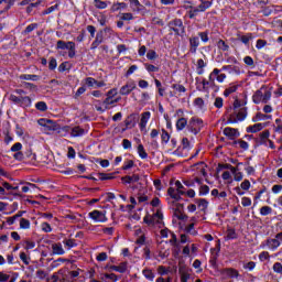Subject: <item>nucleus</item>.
I'll use <instances>...</instances> for the list:
<instances>
[{
    "mask_svg": "<svg viewBox=\"0 0 282 282\" xmlns=\"http://www.w3.org/2000/svg\"><path fill=\"white\" fill-rule=\"evenodd\" d=\"M272 98V87L262 85L252 96L254 105H268Z\"/></svg>",
    "mask_w": 282,
    "mask_h": 282,
    "instance_id": "obj_1",
    "label": "nucleus"
},
{
    "mask_svg": "<svg viewBox=\"0 0 282 282\" xmlns=\"http://www.w3.org/2000/svg\"><path fill=\"white\" fill-rule=\"evenodd\" d=\"M143 221L144 224H148V226L164 228V214H162L161 209H158L153 215L145 216Z\"/></svg>",
    "mask_w": 282,
    "mask_h": 282,
    "instance_id": "obj_2",
    "label": "nucleus"
},
{
    "mask_svg": "<svg viewBox=\"0 0 282 282\" xmlns=\"http://www.w3.org/2000/svg\"><path fill=\"white\" fill-rule=\"evenodd\" d=\"M248 117V109L246 108H237L235 105V109L232 113L229 115L227 122L229 124H237V122H243Z\"/></svg>",
    "mask_w": 282,
    "mask_h": 282,
    "instance_id": "obj_3",
    "label": "nucleus"
},
{
    "mask_svg": "<svg viewBox=\"0 0 282 282\" xmlns=\"http://www.w3.org/2000/svg\"><path fill=\"white\" fill-rule=\"evenodd\" d=\"M282 243V231L276 234L274 238H268L267 240L262 241L260 248L271 250L274 252L276 249L281 248Z\"/></svg>",
    "mask_w": 282,
    "mask_h": 282,
    "instance_id": "obj_4",
    "label": "nucleus"
},
{
    "mask_svg": "<svg viewBox=\"0 0 282 282\" xmlns=\"http://www.w3.org/2000/svg\"><path fill=\"white\" fill-rule=\"evenodd\" d=\"M187 129L191 131V133L197 135V133L204 129V120L198 117H192L188 121Z\"/></svg>",
    "mask_w": 282,
    "mask_h": 282,
    "instance_id": "obj_5",
    "label": "nucleus"
},
{
    "mask_svg": "<svg viewBox=\"0 0 282 282\" xmlns=\"http://www.w3.org/2000/svg\"><path fill=\"white\" fill-rule=\"evenodd\" d=\"M57 50H68V57L74 58L76 56V43L74 42H65L63 40L57 41L56 43Z\"/></svg>",
    "mask_w": 282,
    "mask_h": 282,
    "instance_id": "obj_6",
    "label": "nucleus"
},
{
    "mask_svg": "<svg viewBox=\"0 0 282 282\" xmlns=\"http://www.w3.org/2000/svg\"><path fill=\"white\" fill-rule=\"evenodd\" d=\"M167 25L176 36L184 34V22H182V19H174L170 21Z\"/></svg>",
    "mask_w": 282,
    "mask_h": 282,
    "instance_id": "obj_7",
    "label": "nucleus"
},
{
    "mask_svg": "<svg viewBox=\"0 0 282 282\" xmlns=\"http://www.w3.org/2000/svg\"><path fill=\"white\" fill-rule=\"evenodd\" d=\"M89 219H93L95 224H105L107 221V213L95 209L88 213Z\"/></svg>",
    "mask_w": 282,
    "mask_h": 282,
    "instance_id": "obj_8",
    "label": "nucleus"
},
{
    "mask_svg": "<svg viewBox=\"0 0 282 282\" xmlns=\"http://www.w3.org/2000/svg\"><path fill=\"white\" fill-rule=\"evenodd\" d=\"M37 124H40V127H43L44 131H58V124L50 119H39Z\"/></svg>",
    "mask_w": 282,
    "mask_h": 282,
    "instance_id": "obj_9",
    "label": "nucleus"
},
{
    "mask_svg": "<svg viewBox=\"0 0 282 282\" xmlns=\"http://www.w3.org/2000/svg\"><path fill=\"white\" fill-rule=\"evenodd\" d=\"M226 78V74L221 73V69L219 68H214L213 72L209 74V79L212 84H215V80H217V83H224Z\"/></svg>",
    "mask_w": 282,
    "mask_h": 282,
    "instance_id": "obj_10",
    "label": "nucleus"
},
{
    "mask_svg": "<svg viewBox=\"0 0 282 282\" xmlns=\"http://www.w3.org/2000/svg\"><path fill=\"white\" fill-rule=\"evenodd\" d=\"M9 191H12V185L0 178V199H8Z\"/></svg>",
    "mask_w": 282,
    "mask_h": 282,
    "instance_id": "obj_11",
    "label": "nucleus"
},
{
    "mask_svg": "<svg viewBox=\"0 0 282 282\" xmlns=\"http://www.w3.org/2000/svg\"><path fill=\"white\" fill-rule=\"evenodd\" d=\"M224 279H239V271L232 268H226L220 271Z\"/></svg>",
    "mask_w": 282,
    "mask_h": 282,
    "instance_id": "obj_12",
    "label": "nucleus"
},
{
    "mask_svg": "<svg viewBox=\"0 0 282 282\" xmlns=\"http://www.w3.org/2000/svg\"><path fill=\"white\" fill-rule=\"evenodd\" d=\"M135 87H137L135 82L130 80L120 88L119 94L121 96H129V94H131V91H133V89H135Z\"/></svg>",
    "mask_w": 282,
    "mask_h": 282,
    "instance_id": "obj_13",
    "label": "nucleus"
},
{
    "mask_svg": "<svg viewBox=\"0 0 282 282\" xmlns=\"http://www.w3.org/2000/svg\"><path fill=\"white\" fill-rule=\"evenodd\" d=\"M149 120H151V112L150 111H145L143 113H141V119L139 122V127L141 131H145L147 130V124H149Z\"/></svg>",
    "mask_w": 282,
    "mask_h": 282,
    "instance_id": "obj_14",
    "label": "nucleus"
},
{
    "mask_svg": "<svg viewBox=\"0 0 282 282\" xmlns=\"http://www.w3.org/2000/svg\"><path fill=\"white\" fill-rule=\"evenodd\" d=\"M225 169L231 171L235 182H241V180H243V173L239 172V167L227 164L225 165Z\"/></svg>",
    "mask_w": 282,
    "mask_h": 282,
    "instance_id": "obj_15",
    "label": "nucleus"
},
{
    "mask_svg": "<svg viewBox=\"0 0 282 282\" xmlns=\"http://www.w3.org/2000/svg\"><path fill=\"white\" fill-rule=\"evenodd\" d=\"M224 135L226 138H229V140H235V138H239V130L236 128L227 127L223 130Z\"/></svg>",
    "mask_w": 282,
    "mask_h": 282,
    "instance_id": "obj_16",
    "label": "nucleus"
},
{
    "mask_svg": "<svg viewBox=\"0 0 282 282\" xmlns=\"http://www.w3.org/2000/svg\"><path fill=\"white\" fill-rule=\"evenodd\" d=\"M85 83H86L87 87H95V88L105 87L107 85L105 82L96 80V78H94V77H87L85 79Z\"/></svg>",
    "mask_w": 282,
    "mask_h": 282,
    "instance_id": "obj_17",
    "label": "nucleus"
},
{
    "mask_svg": "<svg viewBox=\"0 0 282 282\" xmlns=\"http://www.w3.org/2000/svg\"><path fill=\"white\" fill-rule=\"evenodd\" d=\"M191 272H192L191 269L185 268V267H181L178 269V273H180V276H181V282H188L189 279H191Z\"/></svg>",
    "mask_w": 282,
    "mask_h": 282,
    "instance_id": "obj_18",
    "label": "nucleus"
},
{
    "mask_svg": "<svg viewBox=\"0 0 282 282\" xmlns=\"http://www.w3.org/2000/svg\"><path fill=\"white\" fill-rule=\"evenodd\" d=\"M197 47H199V37L191 36L189 37V53L197 54Z\"/></svg>",
    "mask_w": 282,
    "mask_h": 282,
    "instance_id": "obj_19",
    "label": "nucleus"
},
{
    "mask_svg": "<svg viewBox=\"0 0 282 282\" xmlns=\"http://www.w3.org/2000/svg\"><path fill=\"white\" fill-rule=\"evenodd\" d=\"M265 129V123H256L246 128L247 133H259Z\"/></svg>",
    "mask_w": 282,
    "mask_h": 282,
    "instance_id": "obj_20",
    "label": "nucleus"
},
{
    "mask_svg": "<svg viewBox=\"0 0 282 282\" xmlns=\"http://www.w3.org/2000/svg\"><path fill=\"white\" fill-rule=\"evenodd\" d=\"M167 195L172 198L175 199V202H180L182 199V193H180L176 188L174 187H169L167 189Z\"/></svg>",
    "mask_w": 282,
    "mask_h": 282,
    "instance_id": "obj_21",
    "label": "nucleus"
},
{
    "mask_svg": "<svg viewBox=\"0 0 282 282\" xmlns=\"http://www.w3.org/2000/svg\"><path fill=\"white\" fill-rule=\"evenodd\" d=\"M105 41L102 32L96 34L95 41L90 45V50H96Z\"/></svg>",
    "mask_w": 282,
    "mask_h": 282,
    "instance_id": "obj_22",
    "label": "nucleus"
},
{
    "mask_svg": "<svg viewBox=\"0 0 282 282\" xmlns=\"http://www.w3.org/2000/svg\"><path fill=\"white\" fill-rule=\"evenodd\" d=\"M70 138H80V135H85V129L76 126L70 128Z\"/></svg>",
    "mask_w": 282,
    "mask_h": 282,
    "instance_id": "obj_23",
    "label": "nucleus"
},
{
    "mask_svg": "<svg viewBox=\"0 0 282 282\" xmlns=\"http://www.w3.org/2000/svg\"><path fill=\"white\" fill-rule=\"evenodd\" d=\"M12 8V0H0V14L8 12Z\"/></svg>",
    "mask_w": 282,
    "mask_h": 282,
    "instance_id": "obj_24",
    "label": "nucleus"
},
{
    "mask_svg": "<svg viewBox=\"0 0 282 282\" xmlns=\"http://www.w3.org/2000/svg\"><path fill=\"white\" fill-rule=\"evenodd\" d=\"M123 184H135V182H140V175L133 174L132 176H123L121 177Z\"/></svg>",
    "mask_w": 282,
    "mask_h": 282,
    "instance_id": "obj_25",
    "label": "nucleus"
},
{
    "mask_svg": "<svg viewBox=\"0 0 282 282\" xmlns=\"http://www.w3.org/2000/svg\"><path fill=\"white\" fill-rule=\"evenodd\" d=\"M200 4L196 7L200 12H206L213 6V0H199Z\"/></svg>",
    "mask_w": 282,
    "mask_h": 282,
    "instance_id": "obj_26",
    "label": "nucleus"
},
{
    "mask_svg": "<svg viewBox=\"0 0 282 282\" xmlns=\"http://www.w3.org/2000/svg\"><path fill=\"white\" fill-rule=\"evenodd\" d=\"M208 64L206 62H204L202 58L197 59V62H196V74H198V76H202L204 74V68Z\"/></svg>",
    "mask_w": 282,
    "mask_h": 282,
    "instance_id": "obj_27",
    "label": "nucleus"
},
{
    "mask_svg": "<svg viewBox=\"0 0 282 282\" xmlns=\"http://www.w3.org/2000/svg\"><path fill=\"white\" fill-rule=\"evenodd\" d=\"M110 270L124 274V272H127V262H121L119 265H111Z\"/></svg>",
    "mask_w": 282,
    "mask_h": 282,
    "instance_id": "obj_28",
    "label": "nucleus"
},
{
    "mask_svg": "<svg viewBox=\"0 0 282 282\" xmlns=\"http://www.w3.org/2000/svg\"><path fill=\"white\" fill-rule=\"evenodd\" d=\"M53 254L63 256L65 254V249H63V245L57 242L52 245Z\"/></svg>",
    "mask_w": 282,
    "mask_h": 282,
    "instance_id": "obj_29",
    "label": "nucleus"
},
{
    "mask_svg": "<svg viewBox=\"0 0 282 282\" xmlns=\"http://www.w3.org/2000/svg\"><path fill=\"white\" fill-rule=\"evenodd\" d=\"M196 169L198 175H203V177H206V163L199 162L194 165Z\"/></svg>",
    "mask_w": 282,
    "mask_h": 282,
    "instance_id": "obj_30",
    "label": "nucleus"
},
{
    "mask_svg": "<svg viewBox=\"0 0 282 282\" xmlns=\"http://www.w3.org/2000/svg\"><path fill=\"white\" fill-rule=\"evenodd\" d=\"M23 213L25 212H18L14 216L8 217L6 220L8 226L14 225L17 223V219H19L20 217H23Z\"/></svg>",
    "mask_w": 282,
    "mask_h": 282,
    "instance_id": "obj_31",
    "label": "nucleus"
},
{
    "mask_svg": "<svg viewBox=\"0 0 282 282\" xmlns=\"http://www.w3.org/2000/svg\"><path fill=\"white\" fill-rule=\"evenodd\" d=\"M186 127H188V120H186V118H180L176 121L177 131H184V129H186Z\"/></svg>",
    "mask_w": 282,
    "mask_h": 282,
    "instance_id": "obj_32",
    "label": "nucleus"
},
{
    "mask_svg": "<svg viewBox=\"0 0 282 282\" xmlns=\"http://www.w3.org/2000/svg\"><path fill=\"white\" fill-rule=\"evenodd\" d=\"M260 120H272V115H264V113L258 112L252 118V122H259Z\"/></svg>",
    "mask_w": 282,
    "mask_h": 282,
    "instance_id": "obj_33",
    "label": "nucleus"
},
{
    "mask_svg": "<svg viewBox=\"0 0 282 282\" xmlns=\"http://www.w3.org/2000/svg\"><path fill=\"white\" fill-rule=\"evenodd\" d=\"M137 152L141 160H147V158H149V153H147V150L144 149V145H142V143L138 145Z\"/></svg>",
    "mask_w": 282,
    "mask_h": 282,
    "instance_id": "obj_34",
    "label": "nucleus"
},
{
    "mask_svg": "<svg viewBox=\"0 0 282 282\" xmlns=\"http://www.w3.org/2000/svg\"><path fill=\"white\" fill-rule=\"evenodd\" d=\"M20 80H33V82H36V80H41V76L23 74V75H20Z\"/></svg>",
    "mask_w": 282,
    "mask_h": 282,
    "instance_id": "obj_35",
    "label": "nucleus"
},
{
    "mask_svg": "<svg viewBox=\"0 0 282 282\" xmlns=\"http://www.w3.org/2000/svg\"><path fill=\"white\" fill-rule=\"evenodd\" d=\"M172 89H175V94H178V96L186 94V87H184V85L181 84H173Z\"/></svg>",
    "mask_w": 282,
    "mask_h": 282,
    "instance_id": "obj_36",
    "label": "nucleus"
},
{
    "mask_svg": "<svg viewBox=\"0 0 282 282\" xmlns=\"http://www.w3.org/2000/svg\"><path fill=\"white\" fill-rule=\"evenodd\" d=\"M171 141V134L165 129H162L161 142L162 144H169Z\"/></svg>",
    "mask_w": 282,
    "mask_h": 282,
    "instance_id": "obj_37",
    "label": "nucleus"
},
{
    "mask_svg": "<svg viewBox=\"0 0 282 282\" xmlns=\"http://www.w3.org/2000/svg\"><path fill=\"white\" fill-rule=\"evenodd\" d=\"M127 9V3L124 2H117V3H113L112 7H111V12H118V10H124Z\"/></svg>",
    "mask_w": 282,
    "mask_h": 282,
    "instance_id": "obj_38",
    "label": "nucleus"
},
{
    "mask_svg": "<svg viewBox=\"0 0 282 282\" xmlns=\"http://www.w3.org/2000/svg\"><path fill=\"white\" fill-rule=\"evenodd\" d=\"M196 204L199 210H206V208H208V200H206L205 198L196 199Z\"/></svg>",
    "mask_w": 282,
    "mask_h": 282,
    "instance_id": "obj_39",
    "label": "nucleus"
},
{
    "mask_svg": "<svg viewBox=\"0 0 282 282\" xmlns=\"http://www.w3.org/2000/svg\"><path fill=\"white\" fill-rule=\"evenodd\" d=\"M20 228H21V230H30V226H31V224H30V220L29 219H26V218H21L20 217Z\"/></svg>",
    "mask_w": 282,
    "mask_h": 282,
    "instance_id": "obj_40",
    "label": "nucleus"
},
{
    "mask_svg": "<svg viewBox=\"0 0 282 282\" xmlns=\"http://www.w3.org/2000/svg\"><path fill=\"white\" fill-rule=\"evenodd\" d=\"M94 6L95 8H97V10H106L108 3L107 1L102 0H94Z\"/></svg>",
    "mask_w": 282,
    "mask_h": 282,
    "instance_id": "obj_41",
    "label": "nucleus"
},
{
    "mask_svg": "<svg viewBox=\"0 0 282 282\" xmlns=\"http://www.w3.org/2000/svg\"><path fill=\"white\" fill-rule=\"evenodd\" d=\"M72 131V127L69 126H64L62 128H57V133H59V135L62 138H65V135H67V133H69Z\"/></svg>",
    "mask_w": 282,
    "mask_h": 282,
    "instance_id": "obj_42",
    "label": "nucleus"
},
{
    "mask_svg": "<svg viewBox=\"0 0 282 282\" xmlns=\"http://www.w3.org/2000/svg\"><path fill=\"white\" fill-rule=\"evenodd\" d=\"M65 248H67V250H72V248H76V240L75 239H66L63 241Z\"/></svg>",
    "mask_w": 282,
    "mask_h": 282,
    "instance_id": "obj_43",
    "label": "nucleus"
},
{
    "mask_svg": "<svg viewBox=\"0 0 282 282\" xmlns=\"http://www.w3.org/2000/svg\"><path fill=\"white\" fill-rule=\"evenodd\" d=\"M143 276H145V279H148V281H153L155 279V273H153V271L150 269H144Z\"/></svg>",
    "mask_w": 282,
    "mask_h": 282,
    "instance_id": "obj_44",
    "label": "nucleus"
},
{
    "mask_svg": "<svg viewBox=\"0 0 282 282\" xmlns=\"http://www.w3.org/2000/svg\"><path fill=\"white\" fill-rule=\"evenodd\" d=\"M239 41H241V43L245 45H248L250 41H252V33H247L246 35L240 36Z\"/></svg>",
    "mask_w": 282,
    "mask_h": 282,
    "instance_id": "obj_45",
    "label": "nucleus"
},
{
    "mask_svg": "<svg viewBox=\"0 0 282 282\" xmlns=\"http://www.w3.org/2000/svg\"><path fill=\"white\" fill-rule=\"evenodd\" d=\"M32 105V99L29 96L21 97L20 106L21 107H30Z\"/></svg>",
    "mask_w": 282,
    "mask_h": 282,
    "instance_id": "obj_46",
    "label": "nucleus"
},
{
    "mask_svg": "<svg viewBox=\"0 0 282 282\" xmlns=\"http://www.w3.org/2000/svg\"><path fill=\"white\" fill-rule=\"evenodd\" d=\"M135 166V162L133 160H126L123 162L122 171H129V169H133Z\"/></svg>",
    "mask_w": 282,
    "mask_h": 282,
    "instance_id": "obj_47",
    "label": "nucleus"
},
{
    "mask_svg": "<svg viewBox=\"0 0 282 282\" xmlns=\"http://www.w3.org/2000/svg\"><path fill=\"white\" fill-rule=\"evenodd\" d=\"M174 215L181 220L184 221V219H188V216H186V214H184L180 208H176L174 210Z\"/></svg>",
    "mask_w": 282,
    "mask_h": 282,
    "instance_id": "obj_48",
    "label": "nucleus"
},
{
    "mask_svg": "<svg viewBox=\"0 0 282 282\" xmlns=\"http://www.w3.org/2000/svg\"><path fill=\"white\" fill-rule=\"evenodd\" d=\"M217 47L220 48L221 52H228V50H230V46H228L224 40L217 42Z\"/></svg>",
    "mask_w": 282,
    "mask_h": 282,
    "instance_id": "obj_49",
    "label": "nucleus"
},
{
    "mask_svg": "<svg viewBox=\"0 0 282 282\" xmlns=\"http://www.w3.org/2000/svg\"><path fill=\"white\" fill-rule=\"evenodd\" d=\"M237 231L232 228L227 229L226 239H237Z\"/></svg>",
    "mask_w": 282,
    "mask_h": 282,
    "instance_id": "obj_50",
    "label": "nucleus"
},
{
    "mask_svg": "<svg viewBox=\"0 0 282 282\" xmlns=\"http://www.w3.org/2000/svg\"><path fill=\"white\" fill-rule=\"evenodd\" d=\"M271 214H272V207L263 206L260 208V215H262L263 217L271 215Z\"/></svg>",
    "mask_w": 282,
    "mask_h": 282,
    "instance_id": "obj_51",
    "label": "nucleus"
},
{
    "mask_svg": "<svg viewBox=\"0 0 282 282\" xmlns=\"http://www.w3.org/2000/svg\"><path fill=\"white\" fill-rule=\"evenodd\" d=\"M20 259L23 262L24 265H30V256L25 252H20Z\"/></svg>",
    "mask_w": 282,
    "mask_h": 282,
    "instance_id": "obj_52",
    "label": "nucleus"
},
{
    "mask_svg": "<svg viewBox=\"0 0 282 282\" xmlns=\"http://www.w3.org/2000/svg\"><path fill=\"white\" fill-rule=\"evenodd\" d=\"M58 8H59V4L58 3H56V4H54V6H52V7H50V8H47L46 10H44L43 12H42V14H52V12H56V10H58Z\"/></svg>",
    "mask_w": 282,
    "mask_h": 282,
    "instance_id": "obj_53",
    "label": "nucleus"
},
{
    "mask_svg": "<svg viewBox=\"0 0 282 282\" xmlns=\"http://www.w3.org/2000/svg\"><path fill=\"white\" fill-rule=\"evenodd\" d=\"M35 109L39 111H47V104H45V101H39L35 104Z\"/></svg>",
    "mask_w": 282,
    "mask_h": 282,
    "instance_id": "obj_54",
    "label": "nucleus"
},
{
    "mask_svg": "<svg viewBox=\"0 0 282 282\" xmlns=\"http://www.w3.org/2000/svg\"><path fill=\"white\" fill-rule=\"evenodd\" d=\"M208 193H210V187H208V185H200L199 195L204 196V195H208Z\"/></svg>",
    "mask_w": 282,
    "mask_h": 282,
    "instance_id": "obj_55",
    "label": "nucleus"
},
{
    "mask_svg": "<svg viewBox=\"0 0 282 282\" xmlns=\"http://www.w3.org/2000/svg\"><path fill=\"white\" fill-rule=\"evenodd\" d=\"M144 67L147 72L153 73V72H160V67L153 65V64H144Z\"/></svg>",
    "mask_w": 282,
    "mask_h": 282,
    "instance_id": "obj_56",
    "label": "nucleus"
},
{
    "mask_svg": "<svg viewBox=\"0 0 282 282\" xmlns=\"http://www.w3.org/2000/svg\"><path fill=\"white\" fill-rule=\"evenodd\" d=\"M237 89H238L237 86H230L225 89L224 96L228 97V96H230V94H235V91H237Z\"/></svg>",
    "mask_w": 282,
    "mask_h": 282,
    "instance_id": "obj_57",
    "label": "nucleus"
},
{
    "mask_svg": "<svg viewBox=\"0 0 282 282\" xmlns=\"http://www.w3.org/2000/svg\"><path fill=\"white\" fill-rule=\"evenodd\" d=\"M148 61H155L158 58V53L153 50L148 51L147 53Z\"/></svg>",
    "mask_w": 282,
    "mask_h": 282,
    "instance_id": "obj_58",
    "label": "nucleus"
},
{
    "mask_svg": "<svg viewBox=\"0 0 282 282\" xmlns=\"http://www.w3.org/2000/svg\"><path fill=\"white\" fill-rule=\"evenodd\" d=\"M194 106L198 109H204V99L202 97H198L194 100Z\"/></svg>",
    "mask_w": 282,
    "mask_h": 282,
    "instance_id": "obj_59",
    "label": "nucleus"
},
{
    "mask_svg": "<svg viewBox=\"0 0 282 282\" xmlns=\"http://www.w3.org/2000/svg\"><path fill=\"white\" fill-rule=\"evenodd\" d=\"M41 230L43 232H52V226L48 223H42Z\"/></svg>",
    "mask_w": 282,
    "mask_h": 282,
    "instance_id": "obj_60",
    "label": "nucleus"
},
{
    "mask_svg": "<svg viewBox=\"0 0 282 282\" xmlns=\"http://www.w3.org/2000/svg\"><path fill=\"white\" fill-rule=\"evenodd\" d=\"M105 279H109L110 281L118 282L120 278L116 273H106Z\"/></svg>",
    "mask_w": 282,
    "mask_h": 282,
    "instance_id": "obj_61",
    "label": "nucleus"
},
{
    "mask_svg": "<svg viewBox=\"0 0 282 282\" xmlns=\"http://www.w3.org/2000/svg\"><path fill=\"white\" fill-rule=\"evenodd\" d=\"M268 45V41L265 40H257L256 47L257 50H263Z\"/></svg>",
    "mask_w": 282,
    "mask_h": 282,
    "instance_id": "obj_62",
    "label": "nucleus"
},
{
    "mask_svg": "<svg viewBox=\"0 0 282 282\" xmlns=\"http://www.w3.org/2000/svg\"><path fill=\"white\" fill-rule=\"evenodd\" d=\"M273 272H275V274H282V264H281V262H275L273 264Z\"/></svg>",
    "mask_w": 282,
    "mask_h": 282,
    "instance_id": "obj_63",
    "label": "nucleus"
},
{
    "mask_svg": "<svg viewBox=\"0 0 282 282\" xmlns=\"http://www.w3.org/2000/svg\"><path fill=\"white\" fill-rule=\"evenodd\" d=\"M182 147L186 151H188L191 149V141H188V138H183L182 139Z\"/></svg>",
    "mask_w": 282,
    "mask_h": 282,
    "instance_id": "obj_64",
    "label": "nucleus"
}]
</instances>
